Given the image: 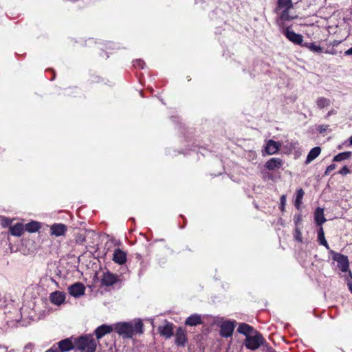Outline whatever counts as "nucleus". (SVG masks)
<instances>
[{
	"instance_id": "a878e982",
	"label": "nucleus",
	"mask_w": 352,
	"mask_h": 352,
	"mask_svg": "<svg viewBox=\"0 0 352 352\" xmlns=\"http://www.w3.org/2000/svg\"><path fill=\"white\" fill-rule=\"evenodd\" d=\"M316 105L319 109H323L330 105V100L324 97H319L317 98Z\"/></svg>"
},
{
	"instance_id": "2eb2a0df",
	"label": "nucleus",
	"mask_w": 352,
	"mask_h": 352,
	"mask_svg": "<svg viewBox=\"0 0 352 352\" xmlns=\"http://www.w3.org/2000/svg\"><path fill=\"white\" fill-rule=\"evenodd\" d=\"M112 331H113V327L111 326L102 324V325L98 327L95 330V333H96L97 339H100L106 334L111 333Z\"/></svg>"
},
{
	"instance_id": "ddd939ff",
	"label": "nucleus",
	"mask_w": 352,
	"mask_h": 352,
	"mask_svg": "<svg viewBox=\"0 0 352 352\" xmlns=\"http://www.w3.org/2000/svg\"><path fill=\"white\" fill-rule=\"evenodd\" d=\"M113 261L119 265L125 263L126 261V253L119 248L116 249L113 252Z\"/></svg>"
},
{
	"instance_id": "aec40b11",
	"label": "nucleus",
	"mask_w": 352,
	"mask_h": 352,
	"mask_svg": "<svg viewBox=\"0 0 352 352\" xmlns=\"http://www.w3.org/2000/svg\"><path fill=\"white\" fill-rule=\"evenodd\" d=\"M320 152L321 148L319 146H316L311 148L307 156L305 164H309V163H311L320 154Z\"/></svg>"
},
{
	"instance_id": "f704fd0d",
	"label": "nucleus",
	"mask_w": 352,
	"mask_h": 352,
	"mask_svg": "<svg viewBox=\"0 0 352 352\" xmlns=\"http://www.w3.org/2000/svg\"><path fill=\"white\" fill-rule=\"evenodd\" d=\"M285 204H286V196L283 195L280 197V206H281L282 210H284Z\"/></svg>"
},
{
	"instance_id": "7c9ffc66",
	"label": "nucleus",
	"mask_w": 352,
	"mask_h": 352,
	"mask_svg": "<svg viewBox=\"0 0 352 352\" xmlns=\"http://www.w3.org/2000/svg\"><path fill=\"white\" fill-rule=\"evenodd\" d=\"M134 332H137L139 333H143V323L140 321L135 322L134 324H133Z\"/></svg>"
},
{
	"instance_id": "9b49d317",
	"label": "nucleus",
	"mask_w": 352,
	"mask_h": 352,
	"mask_svg": "<svg viewBox=\"0 0 352 352\" xmlns=\"http://www.w3.org/2000/svg\"><path fill=\"white\" fill-rule=\"evenodd\" d=\"M280 147V142L270 140L266 144L265 150L268 155H274L279 151Z\"/></svg>"
},
{
	"instance_id": "e433bc0d",
	"label": "nucleus",
	"mask_w": 352,
	"mask_h": 352,
	"mask_svg": "<svg viewBox=\"0 0 352 352\" xmlns=\"http://www.w3.org/2000/svg\"><path fill=\"white\" fill-rule=\"evenodd\" d=\"M327 128H328V125H321L319 126L318 130H319L320 133H322L324 132L327 129Z\"/></svg>"
},
{
	"instance_id": "f03ea898",
	"label": "nucleus",
	"mask_w": 352,
	"mask_h": 352,
	"mask_svg": "<svg viewBox=\"0 0 352 352\" xmlns=\"http://www.w3.org/2000/svg\"><path fill=\"white\" fill-rule=\"evenodd\" d=\"M263 336L257 331L245 338V345L248 349L255 350L264 342Z\"/></svg>"
},
{
	"instance_id": "f8f14e48",
	"label": "nucleus",
	"mask_w": 352,
	"mask_h": 352,
	"mask_svg": "<svg viewBox=\"0 0 352 352\" xmlns=\"http://www.w3.org/2000/svg\"><path fill=\"white\" fill-rule=\"evenodd\" d=\"M158 329L160 335L166 338H170L173 334V325L169 322H166L165 325L160 326Z\"/></svg>"
},
{
	"instance_id": "0eeeda50",
	"label": "nucleus",
	"mask_w": 352,
	"mask_h": 352,
	"mask_svg": "<svg viewBox=\"0 0 352 352\" xmlns=\"http://www.w3.org/2000/svg\"><path fill=\"white\" fill-rule=\"evenodd\" d=\"M69 293L74 297H80L85 294V287L81 283H76L68 287Z\"/></svg>"
},
{
	"instance_id": "58836bf2",
	"label": "nucleus",
	"mask_w": 352,
	"mask_h": 352,
	"mask_svg": "<svg viewBox=\"0 0 352 352\" xmlns=\"http://www.w3.org/2000/svg\"><path fill=\"white\" fill-rule=\"evenodd\" d=\"M345 55H352V47L344 52Z\"/></svg>"
},
{
	"instance_id": "cd10ccee",
	"label": "nucleus",
	"mask_w": 352,
	"mask_h": 352,
	"mask_svg": "<svg viewBox=\"0 0 352 352\" xmlns=\"http://www.w3.org/2000/svg\"><path fill=\"white\" fill-rule=\"evenodd\" d=\"M351 153L349 151H346L343 153H340L338 155H336L334 157L333 161V162H341L344 160L349 159L351 157Z\"/></svg>"
},
{
	"instance_id": "6e6552de",
	"label": "nucleus",
	"mask_w": 352,
	"mask_h": 352,
	"mask_svg": "<svg viewBox=\"0 0 352 352\" xmlns=\"http://www.w3.org/2000/svg\"><path fill=\"white\" fill-rule=\"evenodd\" d=\"M235 327L234 322L227 321L221 325L220 334L223 337H230L232 335Z\"/></svg>"
},
{
	"instance_id": "412c9836",
	"label": "nucleus",
	"mask_w": 352,
	"mask_h": 352,
	"mask_svg": "<svg viewBox=\"0 0 352 352\" xmlns=\"http://www.w3.org/2000/svg\"><path fill=\"white\" fill-rule=\"evenodd\" d=\"M237 331L239 333L245 335L246 338L256 331L251 326L245 323L240 324Z\"/></svg>"
},
{
	"instance_id": "dca6fc26",
	"label": "nucleus",
	"mask_w": 352,
	"mask_h": 352,
	"mask_svg": "<svg viewBox=\"0 0 352 352\" xmlns=\"http://www.w3.org/2000/svg\"><path fill=\"white\" fill-rule=\"evenodd\" d=\"M186 340V331L179 327L175 334V343L179 346H184Z\"/></svg>"
},
{
	"instance_id": "473e14b6",
	"label": "nucleus",
	"mask_w": 352,
	"mask_h": 352,
	"mask_svg": "<svg viewBox=\"0 0 352 352\" xmlns=\"http://www.w3.org/2000/svg\"><path fill=\"white\" fill-rule=\"evenodd\" d=\"M336 164H331V165H329V166L327 168V169H326V170H325L324 174H325L326 175H329L331 171H333V170H335V169H336Z\"/></svg>"
},
{
	"instance_id": "f3484780",
	"label": "nucleus",
	"mask_w": 352,
	"mask_h": 352,
	"mask_svg": "<svg viewBox=\"0 0 352 352\" xmlns=\"http://www.w3.org/2000/svg\"><path fill=\"white\" fill-rule=\"evenodd\" d=\"M291 8L283 9V12L280 14L279 19L278 20V23L279 25L283 26V22L291 21L295 18L296 16H293L289 14V10Z\"/></svg>"
},
{
	"instance_id": "c85d7f7f",
	"label": "nucleus",
	"mask_w": 352,
	"mask_h": 352,
	"mask_svg": "<svg viewBox=\"0 0 352 352\" xmlns=\"http://www.w3.org/2000/svg\"><path fill=\"white\" fill-rule=\"evenodd\" d=\"M278 8L279 9H287L292 8V0H278Z\"/></svg>"
},
{
	"instance_id": "423d86ee",
	"label": "nucleus",
	"mask_w": 352,
	"mask_h": 352,
	"mask_svg": "<svg viewBox=\"0 0 352 352\" xmlns=\"http://www.w3.org/2000/svg\"><path fill=\"white\" fill-rule=\"evenodd\" d=\"M100 281L102 285L109 287L119 283L120 279L117 274L107 271L102 274Z\"/></svg>"
},
{
	"instance_id": "5701e85b",
	"label": "nucleus",
	"mask_w": 352,
	"mask_h": 352,
	"mask_svg": "<svg viewBox=\"0 0 352 352\" xmlns=\"http://www.w3.org/2000/svg\"><path fill=\"white\" fill-rule=\"evenodd\" d=\"M201 323V316L198 314H193L187 318L185 324L189 326H196Z\"/></svg>"
},
{
	"instance_id": "20e7f679",
	"label": "nucleus",
	"mask_w": 352,
	"mask_h": 352,
	"mask_svg": "<svg viewBox=\"0 0 352 352\" xmlns=\"http://www.w3.org/2000/svg\"><path fill=\"white\" fill-rule=\"evenodd\" d=\"M330 252L333 255V259L337 261L338 268L343 272L349 271V265L347 256L333 250H331Z\"/></svg>"
},
{
	"instance_id": "6ab92c4d",
	"label": "nucleus",
	"mask_w": 352,
	"mask_h": 352,
	"mask_svg": "<svg viewBox=\"0 0 352 352\" xmlns=\"http://www.w3.org/2000/svg\"><path fill=\"white\" fill-rule=\"evenodd\" d=\"M50 298L52 303L60 305L65 301V296L63 292H55L51 294Z\"/></svg>"
},
{
	"instance_id": "9d476101",
	"label": "nucleus",
	"mask_w": 352,
	"mask_h": 352,
	"mask_svg": "<svg viewBox=\"0 0 352 352\" xmlns=\"http://www.w3.org/2000/svg\"><path fill=\"white\" fill-rule=\"evenodd\" d=\"M60 352H67L75 349V341L73 342L71 338H66L58 342Z\"/></svg>"
},
{
	"instance_id": "a19ab883",
	"label": "nucleus",
	"mask_w": 352,
	"mask_h": 352,
	"mask_svg": "<svg viewBox=\"0 0 352 352\" xmlns=\"http://www.w3.org/2000/svg\"><path fill=\"white\" fill-rule=\"evenodd\" d=\"M334 113V111L332 110V111H330L328 112L327 113V117L330 116L331 114Z\"/></svg>"
},
{
	"instance_id": "c756f323",
	"label": "nucleus",
	"mask_w": 352,
	"mask_h": 352,
	"mask_svg": "<svg viewBox=\"0 0 352 352\" xmlns=\"http://www.w3.org/2000/svg\"><path fill=\"white\" fill-rule=\"evenodd\" d=\"M304 195V191L302 188L298 190L297 194H296V198L295 201V206L297 209L300 208V206L302 203V199Z\"/></svg>"
},
{
	"instance_id": "4be33fe9",
	"label": "nucleus",
	"mask_w": 352,
	"mask_h": 352,
	"mask_svg": "<svg viewBox=\"0 0 352 352\" xmlns=\"http://www.w3.org/2000/svg\"><path fill=\"white\" fill-rule=\"evenodd\" d=\"M24 227L22 223L16 224L10 227V232L13 236H20L23 233Z\"/></svg>"
},
{
	"instance_id": "4c0bfd02",
	"label": "nucleus",
	"mask_w": 352,
	"mask_h": 352,
	"mask_svg": "<svg viewBox=\"0 0 352 352\" xmlns=\"http://www.w3.org/2000/svg\"><path fill=\"white\" fill-rule=\"evenodd\" d=\"M45 352H60V351H58L57 349L52 347V348L47 350Z\"/></svg>"
},
{
	"instance_id": "b1692460",
	"label": "nucleus",
	"mask_w": 352,
	"mask_h": 352,
	"mask_svg": "<svg viewBox=\"0 0 352 352\" xmlns=\"http://www.w3.org/2000/svg\"><path fill=\"white\" fill-rule=\"evenodd\" d=\"M302 46L307 47L314 53H322L323 52V49L315 43H305Z\"/></svg>"
},
{
	"instance_id": "2f4dec72",
	"label": "nucleus",
	"mask_w": 352,
	"mask_h": 352,
	"mask_svg": "<svg viewBox=\"0 0 352 352\" xmlns=\"http://www.w3.org/2000/svg\"><path fill=\"white\" fill-rule=\"evenodd\" d=\"M294 238L296 241L299 242L302 241V234L298 228H296L295 230Z\"/></svg>"
},
{
	"instance_id": "ea45409f",
	"label": "nucleus",
	"mask_w": 352,
	"mask_h": 352,
	"mask_svg": "<svg viewBox=\"0 0 352 352\" xmlns=\"http://www.w3.org/2000/svg\"><path fill=\"white\" fill-rule=\"evenodd\" d=\"M347 285H348V287H349V289L350 292L352 293V283H351L349 280L348 283H347Z\"/></svg>"
},
{
	"instance_id": "393cba45",
	"label": "nucleus",
	"mask_w": 352,
	"mask_h": 352,
	"mask_svg": "<svg viewBox=\"0 0 352 352\" xmlns=\"http://www.w3.org/2000/svg\"><path fill=\"white\" fill-rule=\"evenodd\" d=\"M318 240L320 245H324L327 250L329 249L328 243L324 237V232L322 227H320L318 231Z\"/></svg>"
},
{
	"instance_id": "72a5a7b5",
	"label": "nucleus",
	"mask_w": 352,
	"mask_h": 352,
	"mask_svg": "<svg viewBox=\"0 0 352 352\" xmlns=\"http://www.w3.org/2000/svg\"><path fill=\"white\" fill-rule=\"evenodd\" d=\"M349 173L350 170L346 166H343L342 168L339 171V173L342 175H346Z\"/></svg>"
},
{
	"instance_id": "37998d69",
	"label": "nucleus",
	"mask_w": 352,
	"mask_h": 352,
	"mask_svg": "<svg viewBox=\"0 0 352 352\" xmlns=\"http://www.w3.org/2000/svg\"><path fill=\"white\" fill-rule=\"evenodd\" d=\"M350 274H351V272H350ZM351 279H352V275H351Z\"/></svg>"
},
{
	"instance_id": "39448f33",
	"label": "nucleus",
	"mask_w": 352,
	"mask_h": 352,
	"mask_svg": "<svg viewBox=\"0 0 352 352\" xmlns=\"http://www.w3.org/2000/svg\"><path fill=\"white\" fill-rule=\"evenodd\" d=\"M283 32L286 38L292 43L302 45L303 36L300 34L294 32L291 27H287L283 30Z\"/></svg>"
},
{
	"instance_id": "c9c22d12",
	"label": "nucleus",
	"mask_w": 352,
	"mask_h": 352,
	"mask_svg": "<svg viewBox=\"0 0 352 352\" xmlns=\"http://www.w3.org/2000/svg\"><path fill=\"white\" fill-rule=\"evenodd\" d=\"M144 63L141 60H136L133 63V65L135 67H139L140 68H143L144 67Z\"/></svg>"
},
{
	"instance_id": "1a4fd4ad",
	"label": "nucleus",
	"mask_w": 352,
	"mask_h": 352,
	"mask_svg": "<svg viewBox=\"0 0 352 352\" xmlns=\"http://www.w3.org/2000/svg\"><path fill=\"white\" fill-rule=\"evenodd\" d=\"M283 165V161L280 158L272 157L266 162L265 167L269 170H278Z\"/></svg>"
},
{
	"instance_id": "f257e3e1",
	"label": "nucleus",
	"mask_w": 352,
	"mask_h": 352,
	"mask_svg": "<svg viewBox=\"0 0 352 352\" xmlns=\"http://www.w3.org/2000/svg\"><path fill=\"white\" fill-rule=\"evenodd\" d=\"M97 342L91 335L80 336L75 339V349L80 352H95Z\"/></svg>"
},
{
	"instance_id": "7ed1b4c3",
	"label": "nucleus",
	"mask_w": 352,
	"mask_h": 352,
	"mask_svg": "<svg viewBox=\"0 0 352 352\" xmlns=\"http://www.w3.org/2000/svg\"><path fill=\"white\" fill-rule=\"evenodd\" d=\"M114 329L120 336L126 338H132L134 333L133 324L129 322L117 323Z\"/></svg>"
},
{
	"instance_id": "bb28decb",
	"label": "nucleus",
	"mask_w": 352,
	"mask_h": 352,
	"mask_svg": "<svg viewBox=\"0 0 352 352\" xmlns=\"http://www.w3.org/2000/svg\"><path fill=\"white\" fill-rule=\"evenodd\" d=\"M25 230L30 232H34L38 231L40 228V223L37 221H32L30 223H28L25 226Z\"/></svg>"
},
{
	"instance_id": "4468645a",
	"label": "nucleus",
	"mask_w": 352,
	"mask_h": 352,
	"mask_svg": "<svg viewBox=\"0 0 352 352\" xmlns=\"http://www.w3.org/2000/svg\"><path fill=\"white\" fill-rule=\"evenodd\" d=\"M50 230L52 235L60 236L65 234L67 227L63 223H55L51 226Z\"/></svg>"
},
{
	"instance_id": "a211bd4d",
	"label": "nucleus",
	"mask_w": 352,
	"mask_h": 352,
	"mask_svg": "<svg viewBox=\"0 0 352 352\" xmlns=\"http://www.w3.org/2000/svg\"><path fill=\"white\" fill-rule=\"evenodd\" d=\"M314 220L318 226H320L324 223L327 219L324 215V209L321 208H317L314 212Z\"/></svg>"
},
{
	"instance_id": "79ce46f5",
	"label": "nucleus",
	"mask_w": 352,
	"mask_h": 352,
	"mask_svg": "<svg viewBox=\"0 0 352 352\" xmlns=\"http://www.w3.org/2000/svg\"><path fill=\"white\" fill-rule=\"evenodd\" d=\"M349 142L351 145H352V136L349 138Z\"/></svg>"
}]
</instances>
